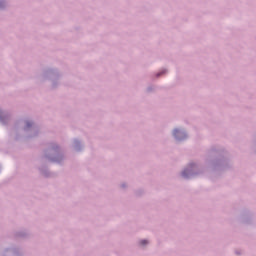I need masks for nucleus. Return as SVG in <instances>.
I'll return each instance as SVG.
<instances>
[{
	"label": "nucleus",
	"mask_w": 256,
	"mask_h": 256,
	"mask_svg": "<svg viewBox=\"0 0 256 256\" xmlns=\"http://www.w3.org/2000/svg\"><path fill=\"white\" fill-rule=\"evenodd\" d=\"M179 133H181V131H179V129H175L173 132L174 137H176L177 139H181L179 138Z\"/></svg>",
	"instance_id": "obj_1"
},
{
	"label": "nucleus",
	"mask_w": 256,
	"mask_h": 256,
	"mask_svg": "<svg viewBox=\"0 0 256 256\" xmlns=\"http://www.w3.org/2000/svg\"><path fill=\"white\" fill-rule=\"evenodd\" d=\"M147 240H142V241H140V245H147Z\"/></svg>",
	"instance_id": "obj_2"
},
{
	"label": "nucleus",
	"mask_w": 256,
	"mask_h": 256,
	"mask_svg": "<svg viewBox=\"0 0 256 256\" xmlns=\"http://www.w3.org/2000/svg\"><path fill=\"white\" fill-rule=\"evenodd\" d=\"M182 175H183V177H187V172L184 171V172L182 173Z\"/></svg>",
	"instance_id": "obj_3"
},
{
	"label": "nucleus",
	"mask_w": 256,
	"mask_h": 256,
	"mask_svg": "<svg viewBox=\"0 0 256 256\" xmlns=\"http://www.w3.org/2000/svg\"><path fill=\"white\" fill-rule=\"evenodd\" d=\"M27 127H31V124H27Z\"/></svg>",
	"instance_id": "obj_4"
}]
</instances>
